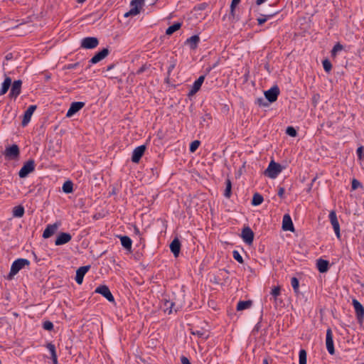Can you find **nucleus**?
I'll list each match as a JSON object with an SVG mask.
<instances>
[{"mask_svg":"<svg viewBox=\"0 0 364 364\" xmlns=\"http://www.w3.org/2000/svg\"><path fill=\"white\" fill-rule=\"evenodd\" d=\"M30 261L27 259L19 258L16 259L11 264L10 272L6 277L8 280H11L14 277L23 267L28 266Z\"/></svg>","mask_w":364,"mask_h":364,"instance_id":"f257e3e1","label":"nucleus"},{"mask_svg":"<svg viewBox=\"0 0 364 364\" xmlns=\"http://www.w3.org/2000/svg\"><path fill=\"white\" fill-rule=\"evenodd\" d=\"M35 166V161L33 159H30L25 162L18 172L19 177L21 178L27 177L29 173L34 171Z\"/></svg>","mask_w":364,"mask_h":364,"instance_id":"f03ea898","label":"nucleus"},{"mask_svg":"<svg viewBox=\"0 0 364 364\" xmlns=\"http://www.w3.org/2000/svg\"><path fill=\"white\" fill-rule=\"evenodd\" d=\"M282 170V168L279 164L272 161L265 171V174L271 178H275Z\"/></svg>","mask_w":364,"mask_h":364,"instance_id":"7ed1b4c3","label":"nucleus"},{"mask_svg":"<svg viewBox=\"0 0 364 364\" xmlns=\"http://www.w3.org/2000/svg\"><path fill=\"white\" fill-rule=\"evenodd\" d=\"M144 5V0H132L130 3L131 9L124 14L125 17L136 16L140 13V10Z\"/></svg>","mask_w":364,"mask_h":364,"instance_id":"20e7f679","label":"nucleus"},{"mask_svg":"<svg viewBox=\"0 0 364 364\" xmlns=\"http://www.w3.org/2000/svg\"><path fill=\"white\" fill-rule=\"evenodd\" d=\"M5 156L9 160H16L19 157L20 150L19 147L16 144H13L10 146H7L4 151Z\"/></svg>","mask_w":364,"mask_h":364,"instance_id":"39448f33","label":"nucleus"},{"mask_svg":"<svg viewBox=\"0 0 364 364\" xmlns=\"http://www.w3.org/2000/svg\"><path fill=\"white\" fill-rule=\"evenodd\" d=\"M99 45L96 37H85L81 40L80 46L85 49H93Z\"/></svg>","mask_w":364,"mask_h":364,"instance_id":"423d86ee","label":"nucleus"},{"mask_svg":"<svg viewBox=\"0 0 364 364\" xmlns=\"http://www.w3.org/2000/svg\"><path fill=\"white\" fill-rule=\"evenodd\" d=\"M95 292L101 294L109 302H114V298L107 285H100Z\"/></svg>","mask_w":364,"mask_h":364,"instance_id":"0eeeda50","label":"nucleus"},{"mask_svg":"<svg viewBox=\"0 0 364 364\" xmlns=\"http://www.w3.org/2000/svg\"><path fill=\"white\" fill-rule=\"evenodd\" d=\"M146 149V146L144 144L136 147L132 152V161L136 164L139 163Z\"/></svg>","mask_w":364,"mask_h":364,"instance_id":"6e6552de","label":"nucleus"},{"mask_svg":"<svg viewBox=\"0 0 364 364\" xmlns=\"http://www.w3.org/2000/svg\"><path fill=\"white\" fill-rule=\"evenodd\" d=\"M109 54V50L108 48H105L100 51L95 53V55L89 60L90 64H96L103 59H105Z\"/></svg>","mask_w":364,"mask_h":364,"instance_id":"1a4fd4ad","label":"nucleus"},{"mask_svg":"<svg viewBox=\"0 0 364 364\" xmlns=\"http://www.w3.org/2000/svg\"><path fill=\"white\" fill-rule=\"evenodd\" d=\"M36 109L37 106L35 105H30L27 108L23 116V119L21 122L22 127L27 126V124L30 122L31 117Z\"/></svg>","mask_w":364,"mask_h":364,"instance_id":"9d476101","label":"nucleus"},{"mask_svg":"<svg viewBox=\"0 0 364 364\" xmlns=\"http://www.w3.org/2000/svg\"><path fill=\"white\" fill-rule=\"evenodd\" d=\"M241 237L245 243L251 245L254 240V232L250 228L245 227L242 230Z\"/></svg>","mask_w":364,"mask_h":364,"instance_id":"9b49d317","label":"nucleus"},{"mask_svg":"<svg viewBox=\"0 0 364 364\" xmlns=\"http://www.w3.org/2000/svg\"><path fill=\"white\" fill-rule=\"evenodd\" d=\"M279 95V89L277 86H274L264 92V96L269 102H274L277 100Z\"/></svg>","mask_w":364,"mask_h":364,"instance_id":"f8f14e48","label":"nucleus"},{"mask_svg":"<svg viewBox=\"0 0 364 364\" xmlns=\"http://www.w3.org/2000/svg\"><path fill=\"white\" fill-rule=\"evenodd\" d=\"M352 303L355 309L356 317L358 321L362 323L364 317V308L357 299H353Z\"/></svg>","mask_w":364,"mask_h":364,"instance_id":"ddd939ff","label":"nucleus"},{"mask_svg":"<svg viewBox=\"0 0 364 364\" xmlns=\"http://www.w3.org/2000/svg\"><path fill=\"white\" fill-rule=\"evenodd\" d=\"M90 265H85L79 267L76 271L75 275V282L78 284H82L83 282V278L85 274L90 269Z\"/></svg>","mask_w":364,"mask_h":364,"instance_id":"4468645a","label":"nucleus"},{"mask_svg":"<svg viewBox=\"0 0 364 364\" xmlns=\"http://www.w3.org/2000/svg\"><path fill=\"white\" fill-rule=\"evenodd\" d=\"M326 346L328 352L331 355H333L335 353V349L333 341V333L331 328H328L326 331Z\"/></svg>","mask_w":364,"mask_h":364,"instance_id":"2eb2a0df","label":"nucleus"},{"mask_svg":"<svg viewBox=\"0 0 364 364\" xmlns=\"http://www.w3.org/2000/svg\"><path fill=\"white\" fill-rule=\"evenodd\" d=\"M85 103L83 102H72L70 108L68 109L66 117H71L75 114H76L77 112H79L84 106Z\"/></svg>","mask_w":364,"mask_h":364,"instance_id":"dca6fc26","label":"nucleus"},{"mask_svg":"<svg viewBox=\"0 0 364 364\" xmlns=\"http://www.w3.org/2000/svg\"><path fill=\"white\" fill-rule=\"evenodd\" d=\"M21 85H22V81L21 80H15L13 82L10 93H9V97L11 98L16 99L21 94Z\"/></svg>","mask_w":364,"mask_h":364,"instance_id":"f3484780","label":"nucleus"},{"mask_svg":"<svg viewBox=\"0 0 364 364\" xmlns=\"http://www.w3.org/2000/svg\"><path fill=\"white\" fill-rule=\"evenodd\" d=\"M329 219H330L331 223L333 228L334 232H335L337 237L340 238V237H341L340 225H339V223L337 219L336 214L334 211H331L329 213Z\"/></svg>","mask_w":364,"mask_h":364,"instance_id":"a211bd4d","label":"nucleus"},{"mask_svg":"<svg viewBox=\"0 0 364 364\" xmlns=\"http://www.w3.org/2000/svg\"><path fill=\"white\" fill-rule=\"evenodd\" d=\"M71 239H72V236L70 233L60 232L58 235V237L55 241V245L57 246L65 245V244L69 242L71 240Z\"/></svg>","mask_w":364,"mask_h":364,"instance_id":"6ab92c4d","label":"nucleus"},{"mask_svg":"<svg viewBox=\"0 0 364 364\" xmlns=\"http://www.w3.org/2000/svg\"><path fill=\"white\" fill-rule=\"evenodd\" d=\"M58 228V225L57 223L48 225L43 232V237L49 238L56 232Z\"/></svg>","mask_w":364,"mask_h":364,"instance_id":"aec40b11","label":"nucleus"},{"mask_svg":"<svg viewBox=\"0 0 364 364\" xmlns=\"http://www.w3.org/2000/svg\"><path fill=\"white\" fill-rule=\"evenodd\" d=\"M282 228L286 231L289 230L293 232L294 230L291 218L289 215H284L283 217Z\"/></svg>","mask_w":364,"mask_h":364,"instance_id":"412c9836","label":"nucleus"},{"mask_svg":"<svg viewBox=\"0 0 364 364\" xmlns=\"http://www.w3.org/2000/svg\"><path fill=\"white\" fill-rule=\"evenodd\" d=\"M170 250L175 257H178L181 250V242L178 238H175L170 245Z\"/></svg>","mask_w":364,"mask_h":364,"instance_id":"4be33fe9","label":"nucleus"},{"mask_svg":"<svg viewBox=\"0 0 364 364\" xmlns=\"http://www.w3.org/2000/svg\"><path fill=\"white\" fill-rule=\"evenodd\" d=\"M200 41V38L197 35H194L191 36V38H188L185 44L188 46L191 49H195Z\"/></svg>","mask_w":364,"mask_h":364,"instance_id":"5701e85b","label":"nucleus"},{"mask_svg":"<svg viewBox=\"0 0 364 364\" xmlns=\"http://www.w3.org/2000/svg\"><path fill=\"white\" fill-rule=\"evenodd\" d=\"M11 85V78L6 77L0 89V96L5 95Z\"/></svg>","mask_w":364,"mask_h":364,"instance_id":"b1692460","label":"nucleus"},{"mask_svg":"<svg viewBox=\"0 0 364 364\" xmlns=\"http://www.w3.org/2000/svg\"><path fill=\"white\" fill-rule=\"evenodd\" d=\"M122 245L127 250H131L132 241L131 238L127 235L119 236Z\"/></svg>","mask_w":364,"mask_h":364,"instance_id":"393cba45","label":"nucleus"},{"mask_svg":"<svg viewBox=\"0 0 364 364\" xmlns=\"http://www.w3.org/2000/svg\"><path fill=\"white\" fill-rule=\"evenodd\" d=\"M317 268L321 273L326 272L328 269V262L326 260L319 259L317 260Z\"/></svg>","mask_w":364,"mask_h":364,"instance_id":"a878e982","label":"nucleus"},{"mask_svg":"<svg viewBox=\"0 0 364 364\" xmlns=\"http://www.w3.org/2000/svg\"><path fill=\"white\" fill-rule=\"evenodd\" d=\"M25 213L24 207L22 205H17L13 208V216L16 218H21Z\"/></svg>","mask_w":364,"mask_h":364,"instance_id":"bb28decb","label":"nucleus"},{"mask_svg":"<svg viewBox=\"0 0 364 364\" xmlns=\"http://www.w3.org/2000/svg\"><path fill=\"white\" fill-rule=\"evenodd\" d=\"M182 26V23L180 22H176L172 26H170L166 31V34L168 36L172 35L174 32L179 30Z\"/></svg>","mask_w":364,"mask_h":364,"instance_id":"cd10ccee","label":"nucleus"},{"mask_svg":"<svg viewBox=\"0 0 364 364\" xmlns=\"http://www.w3.org/2000/svg\"><path fill=\"white\" fill-rule=\"evenodd\" d=\"M62 190L65 193H71L73 191V183L71 181H66L62 187Z\"/></svg>","mask_w":364,"mask_h":364,"instance_id":"c85d7f7f","label":"nucleus"},{"mask_svg":"<svg viewBox=\"0 0 364 364\" xmlns=\"http://www.w3.org/2000/svg\"><path fill=\"white\" fill-rule=\"evenodd\" d=\"M252 305L251 301H240L238 302L237 305V311H242L244 309H247L250 308Z\"/></svg>","mask_w":364,"mask_h":364,"instance_id":"c756f323","label":"nucleus"},{"mask_svg":"<svg viewBox=\"0 0 364 364\" xmlns=\"http://www.w3.org/2000/svg\"><path fill=\"white\" fill-rule=\"evenodd\" d=\"M263 197L259 193H255L252 197V205L257 206L263 202Z\"/></svg>","mask_w":364,"mask_h":364,"instance_id":"7c9ffc66","label":"nucleus"},{"mask_svg":"<svg viewBox=\"0 0 364 364\" xmlns=\"http://www.w3.org/2000/svg\"><path fill=\"white\" fill-rule=\"evenodd\" d=\"M271 295L272 296L273 299H274V301L275 303V304L277 305V301H278V296L280 295V288L279 287H274L272 291H271Z\"/></svg>","mask_w":364,"mask_h":364,"instance_id":"2f4dec72","label":"nucleus"},{"mask_svg":"<svg viewBox=\"0 0 364 364\" xmlns=\"http://www.w3.org/2000/svg\"><path fill=\"white\" fill-rule=\"evenodd\" d=\"M225 190L224 193V196L226 198H230L231 196V188H232V183L230 179H227L225 181Z\"/></svg>","mask_w":364,"mask_h":364,"instance_id":"473e14b6","label":"nucleus"},{"mask_svg":"<svg viewBox=\"0 0 364 364\" xmlns=\"http://www.w3.org/2000/svg\"><path fill=\"white\" fill-rule=\"evenodd\" d=\"M276 13L269 14V15H263L261 14L259 18H257V22L259 25H262L265 23L269 18H272Z\"/></svg>","mask_w":364,"mask_h":364,"instance_id":"72a5a7b5","label":"nucleus"},{"mask_svg":"<svg viewBox=\"0 0 364 364\" xmlns=\"http://www.w3.org/2000/svg\"><path fill=\"white\" fill-rule=\"evenodd\" d=\"M299 364H306V352L304 349L299 351Z\"/></svg>","mask_w":364,"mask_h":364,"instance_id":"f704fd0d","label":"nucleus"},{"mask_svg":"<svg viewBox=\"0 0 364 364\" xmlns=\"http://www.w3.org/2000/svg\"><path fill=\"white\" fill-rule=\"evenodd\" d=\"M46 347L50 351V355H51L50 357H53V355H57L56 350H55V346L54 344H53L52 343H48L46 344Z\"/></svg>","mask_w":364,"mask_h":364,"instance_id":"c9c22d12","label":"nucleus"},{"mask_svg":"<svg viewBox=\"0 0 364 364\" xmlns=\"http://www.w3.org/2000/svg\"><path fill=\"white\" fill-rule=\"evenodd\" d=\"M241 0H232L230 4V15L234 17L235 7L240 4Z\"/></svg>","mask_w":364,"mask_h":364,"instance_id":"e433bc0d","label":"nucleus"},{"mask_svg":"<svg viewBox=\"0 0 364 364\" xmlns=\"http://www.w3.org/2000/svg\"><path fill=\"white\" fill-rule=\"evenodd\" d=\"M343 49V46L340 43H336L331 50V55L333 56H336L337 53L342 50Z\"/></svg>","mask_w":364,"mask_h":364,"instance_id":"4c0bfd02","label":"nucleus"},{"mask_svg":"<svg viewBox=\"0 0 364 364\" xmlns=\"http://www.w3.org/2000/svg\"><path fill=\"white\" fill-rule=\"evenodd\" d=\"M200 141L198 140H195V141H192L190 144V151L191 153H193L194 151H196V149L200 146Z\"/></svg>","mask_w":364,"mask_h":364,"instance_id":"58836bf2","label":"nucleus"},{"mask_svg":"<svg viewBox=\"0 0 364 364\" xmlns=\"http://www.w3.org/2000/svg\"><path fill=\"white\" fill-rule=\"evenodd\" d=\"M43 328L46 331H51L53 330L54 326L51 321H46L43 323Z\"/></svg>","mask_w":364,"mask_h":364,"instance_id":"ea45409f","label":"nucleus"},{"mask_svg":"<svg viewBox=\"0 0 364 364\" xmlns=\"http://www.w3.org/2000/svg\"><path fill=\"white\" fill-rule=\"evenodd\" d=\"M204 79H205V76L203 75H201L200 76L197 80H196L193 85V86H194L195 87L198 88V90H200L203 81H204Z\"/></svg>","mask_w":364,"mask_h":364,"instance_id":"a19ab883","label":"nucleus"},{"mask_svg":"<svg viewBox=\"0 0 364 364\" xmlns=\"http://www.w3.org/2000/svg\"><path fill=\"white\" fill-rule=\"evenodd\" d=\"M291 284L295 292H298L299 282V280L296 277H292L291 279Z\"/></svg>","mask_w":364,"mask_h":364,"instance_id":"79ce46f5","label":"nucleus"},{"mask_svg":"<svg viewBox=\"0 0 364 364\" xmlns=\"http://www.w3.org/2000/svg\"><path fill=\"white\" fill-rule=\"evenodd\" d=\"M165 309L164 311H168V314H170L172 312V307L174 306L173 302H170L169 301H166L164 304Z\"/></svg>","mask_w":364,"mask_h":364,"instance_id":"37998d69","label":"nucleus"},{"mask_svg":"<svg viewBox=\"0 0 364 364\" xmlns=\"http://www.w3.org/2000/svg\"><path fill=\"white\" fill-rule=\"evenodd\" d=\"M323 69L325 70L326 72H330L331 70V68H332V65H331V62L326 59L324 60H323Z\"/></svg>","mask_w":364,"mask_h":364,"instance_id":"c03bdc74","label":"nucleus"},{"mask_svg":"<svg viewBox=\"0 0 364 364\" xmlns=\"http://www.w3.org/2000/svg\"><path fill=\"white\" fill-rule=\"evenodd\" d=\"M232 257L233 258L237 260L239 263L242 264L243 263V259L238 251L234 250L232 252Z\"/></svg>","mask_w":364,"mask_h":364,"instance_id":"a18cd8bd","label":"nucleus"},{"mask_svg":"<svg viewBox=\"0 0 364 364\" xmlns=\"http://www.w3.org/2000/svg\"><path fill=\"white\" fill-rule=\"evenodd\" d=\"M286 133L293 137L296 136L297 134L296 129L292 127H288L287 128Z\"/></svg>","mask_w":364,"mask_h":364,"instance_id":"49530a36","label":"nucleus"},{"mask_svg":"<svg viewBox=\"0 0 364 364\" xmlns=\"http://www.w3.org/2000/svg\"><path fill=\"white\" fill-rule=\"evenodd\" d=\"M192 333L203 338H206L208 337V336L205 335V332L203 330L192 331Z\"/></svg>","mask_w":364,"mask_h":364,"instance_id":"de8ad7c7","label":"nucleus"},{"mask_svg":"<svg viewBox=\"0 0 364 364\" xmlns=\"http://www.w3.org/2000/svg\"><path fill=\"white\" fill-rule=\"evenodd\" d=\"M361 186V183L357 179H353L352 181V190H356L358 188Z\"/></svg>","mask_w":364,"mask_h":364,"instance_id":"09e8293b","label":"nucleus"},{"mask_svg":"<svg viewBox=\"0 0 364 364\" xmlns=\"http://www.w3.org/2000/svg\"><path fill=\"white\" fill-rule=\"evenodd\" d=\"M198 90H199L198 88H196V87H195L194 86L192 85L189 92L188 93V96L191 97V96L194 95Z\"/></svg>","mask_w":364,"mask_h":364,"instance_id":"8fccbe9b","label":"nucleus"},{"mask_svg":"<svg viewBox=\"0 0 364 364\" xmlns=\"http://www.w3.org/2000/svg\"><path fill=\"white\" fill-rule=\"evenodd\" d=\"M363 147L360 146L357 149V155L360 159L363 158Z\"/></svg>","mask_w":364,"mask_h":364,"instance_id":"3c124183","label":"nucleus"},{"mask_svg":"<svg viewBox=\"0 0 364 364\" xmlns=\"http://www.w3.org/2000/svg\"><path fill=\"white\" fill-rule=\"evenodd\" d=\"M284 188H282V187H280L279 188V191H278V196L280 197V198H282L284 194Z\"/></svg>","mask_w":364,"mask_h":364,"instance_id":"603ef678","label":"nucleus"},{"mask_svg":"<svg viewBox=\"0 0 364 364\" xmlns=\"http://www.w3.org/2000/svg\"><path fill=\"white\" fill-rule=\"evenodd\" d=\"M53 364H58V355H53V357H50Z\"/></svg>","mask_w":364,"mask_h":364,"instance_id":"864d4df0","label":"nucleus"},{"mask_svg":"<svg viewBox=\"0 0 364 364\" xmlns=\"http://www.w3.org/2000/svg\"><path fill=\"white\" fill-rule=\"evenodd\" d=\"M114 66H115V65H114V64H113V63H112V64H110L109 65H108V66L107 67V69H106V70H107V71L111 70L112 69H113V68H114Z\"/></svg>","mask_w":364,"mask_h":364,"instance_id":"5fc2aeb1","label":"nucleus"},{"mask_svg":"<svg viewBox=\"0 0 364 364\" xmlns=\"http://www.w3.org/2000/svg\"><path fill=\"white\" fill-rule=\"evenodd\" d=\"M145 68L144 67H141L137 71H136V74L139 75L141 73H142L144 71Z\"/></svg>","mask_w":364,"mask_h":364,"instance_id":"6e6d98bb","label":"nucleus"},{"mask_svg":"<svg viewBox=\"0 0 364 364\" xmlns=\"http://www.w3.org/2000/svg\"><path fill=\"white\" fill-rule=\"evenodd\" d=\"M12 58H13V55H12V53H8V54L6 55V59L7 60H9L12 59Z\"/></svg>","mask_w":364,"mask_h":364,"instance_id":"4d7b16f0","label":"nucleus"},{"mask_svg":"<svg viewBox=\"0 0 364 364\" xmlns=\"http://www.w3.org/2000/svg\"><path fill=\"white\" fill-rule=\"evenodd\" d=\"M134 230V233L136 235H141L140 231H139V228L135 226Z\"/></svg>","mask_w":364,"mask_h":364,"instance_id":"13d9d810","label":"nucleus"},{"mask_svg":"<svg viewBox=\"0 0 364 364\" xmlns=\"http://www.w3.org/2000/svg\"><path fill=\"white\" fill-rule=\"evenodd\" d=\"M267 0H257L256 1V4L257 5H261L263 3H264Z\"/></svg>","mask_w":364,"mask_h":364,"instance_id":"bf43d9fd","label":"nucleus"},{"mask_svg":"<svg viewBox=\"0 0 364 364\" xmlns=\"http://www.w3.org/2000/svg\"><path fill=\"white\" fill-rule=\"evenodd\" d=\"M183 364H191V363L187 358L183 357Z\"/></svg>","mask_w":364,"mask_h":364,"instance_id":"052dcab7","label":"nucleus"},{"mask_svg":"<svg viewBox=\"0 0 364 364\" xmlns=\"http://www.w3.org/2000/svg\"><path fill=\"white\" fill-rule=\"evenodd\" d=\"M77 65V63L72 64L68 66V68H75Z\"/></svg>","mask_w":364,"mask_h":364,"instance_id":"680f3d73","label":"nucleus"},{"mask_svg":"<svg viewBox=\"0 0 364 364\" xmlns=\"http://www.w3.org/2000/svg\"><path fill=\"white\" fill-rule=\"evenodd\" d=\"M205 7V4H201V5L198 6L199 9H203Z\"/></svg>","mask_w":364,"mask_h":364,"instance_id":"e2e57ef3","label":"nucleus"},{"mask_svg":"<svg viewBox=\"0 0 364 364\" xmlns=\"http://www.w3.org/2000/svg\"><path fill=\"white\" fill-rule=\"evenodd\" d=\"M262 364H269L267 359H264L262 361Z\"/></svg>","mask_w":364,"mask_h":364,"instance_id":"0e129e2a","label":"nucleus"},{"mask_svg":"<svg viewBox=\"0 0 364 364\" xmlns=\"http://www.w3.org/2000/svg\"><path fill=\"white\" fill-rule=\"evenodd\" d=\"M77 3L79 4H82L84 3L86 0H76Z\"/></svg>","mask_w":364,"mask_h":364,"instance_id":"69168bd1","label":"nucleus"},{"mask_svg":"<svg viewBox=\"0 0 364 364\" xmlns=\"http://www.w3.org/2000/svg\"><path fill=\"white\" fill-rule=\"evenodd\" d=\"M180 360L182 362V355L180 357Z\"/></svg>","mask_w":364,"mask_h":364,"instance_id":"338daca9","label":"nucleus"}]
</instances>
